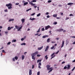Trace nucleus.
Listing matches in <instances>:
<instances>
[{"label": "nucleus", "mask_w": 75, "mask_h": 75, "mask_svg": "<svg viewBox=\"0 0 75 75\" xmlns=\"http://www.w3.org/2000/svg\"><path fill=\"white\" fill-rule=\"evenodd\" d=\"M69 16H74V15L72 14H70L69 15Z\"/></svg>", "instance_id": "obj_43"}, {"label": "nucleus", "mask_w": 75, "mask_h": 75, "mask_svg": "<svg viewBox=\"0 0 75 75\" xmlns=\"http://www.w3.org/2000/svg\"><path fill=\"white\" fill-rule=\"evenodd\" d=\"M21 28H22V26H21V27H20V28L19 29H18V31H20V30H21Z\"/></svg>", "instance_id": "obj_18"}, {"label": "nucleus", "mask_w": 75, "mask_h": 75, "mask_svg": "<svg viewBox=\"0 0 75 75\" xmlns=\"http://www.w3.org/2000/svg\"><path fill=\"white\" fill-rule=\"evenodd\" d=\"M57 24V22H54V25H56V24Z\"/></svg>", "instance_id": "obj_37"}, {"label": "nucleus", "mask_w": 75, "mask_h": 75, "mask_svg": "<svg viewBox=\"0 0 75 75\" xmlns=\"http://www.w3.org/2000/svg\"><path fill=\"white\" fill-rule=\"evenodd\" d=\"M64 31V29H59L56 30L57 32V31H59V32H61V31Z\"/></svg>", "instance_id": "obj_1"}, {"label": "nucleus", "mask_w": 75, "mask_h": 75, "mask_svg": "<svg viewBox=\"0 0 75 75\" xmlns=\"http://www.w3.org/2000/svg\"><path fill=\"white\" fill-rule=\"evenodd\" d=\"M72 62H75V59L74 60L72 61Z\"/></svg>", "instance_id": "obj_55"}, {"label": "nucleus", "mask_w": 75, "mask_h": 75, "mask_svg": "<svg viewBox=\"0 0 75 75\" xmlns=\"http://www.w3.org/2000/svg\"><path fill=\"white\" fill-rule=\"evenodd\" d=\"M68 19H69V18H68V17H67L66 18L65 20H68Z\"/></svg>", "instance_id": "obj_45"}, {"label": "nucleus", "mask_w": 75, "mask_h": 75, "mask_svg": "<svg viewBox=\"0 0 75 75\" xmlns=\"http://www.w3.org/2000/svg\"><path fill=\"white\" fill-rule=\"evenodd\" d=\"M15 59H16V60H17V59H18V57L16 56L15 57Z\"/></svg>", "instance_id": "obj_32"}, {"label": "nucleus", "mask_w": 75, "mask_h": 75, "mask_svg": "<svg viewBox=\"0 0 75 75\" xmlns=\"http://www.w3.org/2000/svg\"><path fill=\"white\" fill-rule=\"evenodd\" d=\"M14 20L13 19H10L9 20V22H10V21H14Z\"/></svg>", "instance_id": "obj_15"}, {"label": "nucleus", "mask_w": 75, "mask_h": 75, "mask_svg": "<svg viewBox=\"0 0 75 75\" xmlns=\"http://www.w3.org/2000/svg\"><path fill=\"white\" fill-rule=\"evenodd\" d=\"M35 54V55H37V54H38V52L37 51L36 52H35L34 53Z\"/></svg>", "instance_id": "obj_22"}, {"label": "nucleus", "mask_w": 75, "mask_h": 75, "mask_svg": "<svg viewBox=\"0 0 75 75\" xmlns=\"http://www.w3.org/2000/svg\"><path fill=\"white\" fill-rule=\"evenodd\" d=\"M56 39L57 40H59V38H56Z\"/></svg>", "instance_id": "obj_62"}, {"label": "nucleus", "mask_w": 75, "mask_h": 75, "mask_svg": "<svg viewBox=\"0 0 75 75\" xmlns=\"http://www.w3.org/2000/svg\"><path fill=\"white\" fill-rule=\"evenodd\" d=\"M45 57V58L46 60L48 58V57H47V55H46Z\"/></svg>", "instance_id": "obj_24"}, {"label": "nucleus", "mask_w": 75, "mask_h": 75, "mask_svg": "<svg viewBox=\"0 0 75 75\" xmlns=\"http://www.w3.org/2000/svg\"><path fill=\"white\" fill-rule=\"evenodd\" d=\"M46 49L48 50V49H49V46H47L46 47Z\"/></svg>", "instance_id": "obj_36"}, {"label": "nucleus", "mask_w": 75, "mask_h": 75, "mask_svg": "<svg viewBox=\"0 0 75 75\" xmlns=\"http://www.w3.org/2000/svg\"><path fill=\"white\" fill-rule=\"evenodd\" d=\"M26 45V44L25 43H23L21 44V45Z\"/></svg>", "instance_id": "obj_20"}, {"label": "nucleus", "mask_w": 75, "mask_h": 75, "mask_svg": "<svg viewBox=\"0 0 75 75\" xmlns=\"http://www.w3.org/2000/svg\"><path fill=\"white\" fill-rule=\"evenodd\" d=\"M43 48V46H42L40 47H38V50H41Z\"/></svg>", "instance_id": "obj_9"}, {"label": "nucleus", "mask_w": 75, "mask_h": 75, "mask_svg": "<svg viewBox=\"0 0 75 75\" xmlns=\"http://www.w3.org/2000/svg\"><path fill=\"white\" fill-rule=\"evenodd\" d=\"M73 44H75V41L73 43Z\"/></svg>", "instance_id": "obj_64"}, {"label": "nucleus", "mask_w": 75, "mask_h": 75, "mask_svg": "<svg viewBox=\"0 0 75 75\" xmlns=\"http://www.w3.org/2000/svg\"><path fill=\"white\" fill-rule=\"evenodd\" d=\"M50 38H48L47 40V42H50Z\"/></svg>", "instance_id": "obj_29"}, {"label": "nucleus", "mask_w": 75, "mask_h": 75, "mask_svg": "<svg viewBox=\"0 0 75 75\" xmlns=\"http://www.w3.org/2000/svg\"><path fill=\"white\" fill-rule=\"evenodd\" d=\"M41 60H37V63H38L39 62H41Z\"/></svg>", "instance_id": "obj_30"}, {"label": "nucleus", "mask_w": 75, "mask_h": 75, "mask_svg": "<svg viewBox=\"0 0 75 75\" xmlns=\"http://www.w3.org/2000/svg\"><path fill=\"white\" fill-rule=\"evenodd\" d=\"M32 74V70L29 69V75H31Z\"/></svg>", "instance_id": "obj_8"}, {"label": "nucleus", "mask_w": 75, "mask_h": 75, "mask_svg": "<svg viewBox=\"0 0 75 75\" xmlns=\"http://www.w3.org/2000/svg\"><path fill=\"white\" fill-rule=\"evenodd\" d=\"M32 58L33 59L35 60V57L34 56H32Z\"/></svg>", "instance_id": "obj_27"}, {"label": "nucleus", "mask_w": 75, "mask_h": 75, "mask_svg": "<svg viewBox=\"0 0 75 75\" xmlns=\"http://www.w3.org/2000/svg\"><path fill=\"white\" fill-rule=\"evenodd\" d=\"M4 11L5 12H7V11H8L7 9H6Z\"/></svg>", "instance_id": "obj_46"}, {"label": "nucleus", "mask_w": 75, "mask_h": 75, "mask_svg": "<svg viewBox=\"0 0 75 75\" xmlns=\"http://www.w3.org/2000/svg\"><path fill=\"white\" fill-rule=\"evenodd\" d=\"M13 61H15V59L14 58H13Z\"/></svg>", "instance_id": "obj_60"}, {"label": "nucleus", "mask_w": 75, "mask_h": 75, "mask_svg": "<svg viewBox=\"0 0 75 75\" xmlns=\"http://www.w3.org/2000/svg\"><path fill=\"white\" fill-rule=\"evenodd\" d=\"M40 15L41 13H39L37 15V17H39V16H40Z\"/></svg>", "instance_id": "obj_31"}, {"label": "nucleus", "mask_w": 75, "mask_h": 75, "mask_svg": "<svg viewBox=\"0 0 75 75\" xmlns=\"http://www.w3.org/2000/svg\"><path fill=\"white\" fill-rule=\"evenodd\" d=\"M28 2H25L24 3V5L25 6V5H27V4H28Z\"/></svg>", "instance_id": "obj_21"}, {"label": "nucleus", "mask_w": 75, "mask_h": 75, "mask_svg": "<svg viewBox=\"0 0 75 75\" xmlns=\"http://www.w3.org/2000/svg\"><path fill=\"white\" fill-rule=\"evenodd\" d=\"M24 38H22L21 39V41H23L24 40Z\"/></svg>", "instance_id": "obj_50"}, {"label": "nucleus", "mask_w": 75, "mask_h": 75, "mask_svg": "<svg viewBox=\"0 0 75 75\" xmlns=\"http://www.w3.org/2000/svg\"><path fill=\"white\" fill-rule=\"evenodd\" d=\"M12 42H16V40H12Z\"/></svg>", "instance_id": "obj_34"}, {"label": "nucleus", "mask_w": 75, "mask_h": 75, "mask_svg": "<svg viewBox=\"0 0 75 75\" xmlns=\"http://www.w3.org/2000/svg\"><path fill=\"white\" fill-rule=\"evenodd\" d=\"M64 42H64V41H62V46L61 47V48H62L64 47Z\"/></svg>", "instance_id": "obj_5"}, {"label": "nucleus", "mask_w": 75, "mask_h": 75, "mask_svg": "<svg viewBox=\"0 0 75 75\" xmlns=\"http://www.w3.org/2000/svg\"><path fill=\"white\" fill-rule=\"evenodd\" d=\"M30 4L32 5L33 6H34V5H35V4H34L33 3H32L31 2H30Z\"/></svg>", "instance_id": "obj_26"}, {"label": "nucleus", "mask_w": 75, "mask_h": 75, "mask_svg": "<svg viewBox=\"0 0 75 75\" xmlns=\"http://www.w3.org/2000/svg\"><path fill=\"white\" fill-rule=\"evenodd\" d=\"M65 62H63L62 63V64H65Z\"/></svg>", "instance_id": "obj_51"}, {"label": "nucleus", "mask_w": 75, "mask_h": 75, "mask_svg": "<svg viewBox=\"0 0 75 75\" xmlns=\"http://www.w3.org/2000/svg\"><path fill=\"white\" fill-rule=\"evenodd\" d=\"M41 56V55L40 54H37V57H40Z\"/></svg>", "instance_id": "obj_52"}, {"label": "nucleus", "mask_w": 75, "mask_h": 75, "mask_svg": "<svg viewBox=\"0 0 75 75\" xmlns=\"http://www.w3.org/2000/svg\"><path fill=\"white\" fill-rule=\"evenodd\" d=\"M37 1L36 0H32V2H33V3H34V2H36Z\"/></svg>", "instance_id": "obj_28"}, {"label": "nucleus", "mask_w": 75, "mask_h": 75, "mask_svg": "<svg viewBox=\"0 0 75 75\" xmlns=\"http://www.w3.org/2000/svg\"><path fill=\"white\" fill-rule=\"evenodd\" d=\"M70 68H71V66L69 65V64L67 65V69H70Z\"/></svg>", "instance_id": "obj_7"}, {"label": "nucleus", "mask_w": 75, "mask_h": 75, "mask_svg": "<svg viewBox=\"0 0 75 75\" xmlns=\"http://www.w3.org/2000/svg\"><path fill=\"white\" fill-rule=\"evenodd\" d=\"M60 14H61V15L62 16V15L64 14L62 13H61Z\"/></svg>", "instance_id": "obj_61"}, {"label": "nucleus", "mask_w": 75, "mask_h": 75, "mask_svg": "<svg viewBox=\"0 0 75 75\" xmlns=\"http://www.w3.org/2000/svg\"><path fill=\"white\" fill-rule=\"evenodd\" d=\"M2 52H5V53H6L5 51H4V50H2Z\"/></svg>", "instance_id": "obj_53"}, {"label": "nucleus", "mask_w": 75, "mask_h": 75, "mask_svg": "<svg viewBox=\"0 0 75 75\" xmlns=\"http://www.w3.org/2000/svg\"><path fill=\"white\" fill-rule=\"evenodd\" d=\"M47 18H50V16L49 15H48L47 16Z\"/></svg>", "instance_id": "obj_47"}, {"label": "nucleus", "mask_w": 75, "mask_h": 75, "mask_svg": "<svg viewBox=\"0 0 75 75\" xmlns=\"http://www.w3.org/2000/svg\"><path fill=\"white\" fill-rule=\"evenodd\" d=\"M38 35V33H37L36 34H35V35Z\"/></svg>", "instance_id": "obj_59"}, {"label": "nucleus", "mask_w": 75, "mask_h": 75, "mask_svg": "<svg viewBox=\"0 0 75 75\" xmlns=\"http://www.w3.org/2000/svg\"><path fill=\"white\" fill-rule=\"evenodd\" d=\"M35 13H33L32 14H31V16H34V15H35Z\"/></svg>", "instance_id": "obj_41"}, {"label": "nucleus", "mask_w": 75, "mask_h": 75, "mask_svg": "<svg viewBox=\"0 0 75 75\" xmlns=\"http://www.w3.org/2000/svg\"><path fill=\"white\" fill-rule=\"evenodd\" d=\"M8 9H11V8H12V6H11L8 7Z\"/></svg>", "instance_id": "obj_25"}, {"label": "nucleus", "mask_w": 75, "mask_h": 75, "mask_svg": "<svg viewBox=\"0 0 75 75\" xmlns=\"http://www.w3.org/2000/svg\"><path fill=\"white\" fill-rule=\"evenodd\" d=\"M30 20H32V21H33V20H35V18H31V17L30 18Z\"/></svg>", "instance_id": "obj_19"}, {"label": "nucleus", "mask_w": 75, "mask_h": 75, "mask_svg": "<svg viewBox=\"0 0 75 75\" xmlns=\"http://www.w3.org/2000/svg\"><path fill=\"white\" fill-rule=\"evenodd\" d=\"M12 6V4H11L10 3H9L8 4H6V6H7V7H9V6Z\"/></svg>", "instance_id": "obj_4"}, {"label": "nucleus", "mask_w": 75, "mask_h": 75, "mask_svg": "<svg viewBox=\"0 0 75 75\" xmlns=\"http://www.w3.org/2000/svg\"><path fill=\"white\" fill-rule=\"evenodd\" d=\"M54 48V46H53L51 48V50H52Z\"/></svg>", "instance_id": "obj_40"}, {"label": "nucleus", "mask_w": 75, "mask_h": 75, "mask_svg": "<svg viewBox=\"0 0 75 75\" xmlns=\"http://www.w3.org/2000/svg\"><path fill=\"white\" fill-rule=\"evenodd\" d=\"M53 16L54 17H57V14H54L53 15Z\"/></svg>", "instance_id": "obj_17"}, {"label": "nucleus", "mask_w": 75, "mask_h": 75, "mask_svg": "<svg viewBox=\"0 0 75 75\" xmlns=\"http://www.w3.org/2000/svg\"><path fill=\"white\" fill-rule=\"evenodd\" d=\"M22 22V23H24L25 21V19L23 18L21 20Z\"/></svg>", "instance_id": "obj_12"}, {"label": "nucleus", "mask_w": 75, "mask_h": 75, "mask_svg": "<svg viewBox=\"0 0 75 75\" xmlns=\"http://www.w3.org/2000/svg\"><path fill=\"white\" fill-rule=\"evenodd\" d=\"M41 66H38V68H39L41 69Z\"/></svg>", "instance_id": "obj_57"}, {"label": "nucleus", "mask_w": 75, "mask_h": 75, "mask_svg": "<svg viewBox=\"0 0 75 75\" xmlns=\"http://www.w3.org/2000/svg\"><path fill=\"white\" fill-rule=\"evenodd\" d=\"M48 49H47L46 48L45 50V52H47V51H48Z\"/></svg>", "instance_id": "obj_49"}, {"label": "nucleus", "mask_w": 75, "mask_h": 75, "mask_svg": "<svg viewBox=\"0 0 75 75\" xmlns=\"http://www.w3.org/2000/svg\"><path fill=\"white\" fill-rule=\"evenodd\" d=\"M48 37V36L47 35H46L45 36H43L42 38H45L46 37Z\"/></svg>", "instance_id": "obj_11"}, {"label": "nucleus", "mask_w": 75, "mask_h": 75, "mask_svg": "<svg viewBox=\"0 0 75 75\" xmlns=\"http://www.w3.org/2000/svg\"><path fill=\"white\" fill-rule=\"evenodd\" d=\"M18 4H19V3H16L15 4V5H18Z\"/></svg>", "instance_id": "obj_56"}, {"label": "nucleus", "mask_w": 75, "mask_h": 75, "mask_svg": "<svg viewBox=\"0 0 75 75\" xmlns=\"http://www.w3.org/2000/svg\"><path fill=\"white\" fill-rule=\"evenodd\" d=\"M11 44V42H9L7 43V45H10Z\"/></svg>", "instance_id": "obj_38"}, {"label": "nucleus", "mask_w": 75, "mask_h": 75, "mask_svg": "<svg viewBox=\"0 0 75 75\" xmlns=\"http://www.w3.org/2000/svg\"><path fill=\"white\" fill-rule=\"evenodd\" d=\"M15 27H16V28L17 29H18L19 28V27H18L17 25H16L15 26Z\"/></svg>", "instance_id": "obj_23"}, {"label": "nucleus", "mask_w": 75, "mask_h": 75, "mask_svg": "<svg viewBox=\"0 0 75 75\" xmlns=\"http://www.w3.org/2000/svg\"><path fill=\"white\" fill-rule=\"evenodd\" d=\"M40 72H38L37 73V75H40Z\"/></svg>", "instance_id": "obj_54"}, {"label": "nucleus", "mask_w": 75, "mask_h": 75, "mask_svg": "<svg viewBox=\"0 0 75 75\" xmlns=\"http://www.w3.org/2000/svg\"><path fill=\"white\" fill-rule=\"evenodd\" d=\"M52 0H49L48 1V3H51L52 2Z\"/></svg>", "instance_id": "obj_39"}, {"label": "nucleus", "mask_w": 75, "mask_h": 75, "mask_svg": "<svg viewBox=\"0 0 75 75\" xmlns=\"http://www.w3.org/2000/svg\"><path fill=\"white\" fill-rule=\"evenodd\" d=\"M35 55H36L34 53H32L31 54V56H32L35 57Z\"/></svg>", "instance_id": "obj_16"}, {"label": "nucleus", "mask_w": 75, "mask_h": 75, "mask_svg": "<svg viewBox=\"0 0 75 75\" xmlns=\"http://www.w3.org/2000/svg\"><path fill=\"white\" fill-rule=\"evenodd\" d=\"M72 4H74V3H69L67 4V5H72Z\"/></svg>", "instance_id": "obj_13"}, {"label": "nucleus", "mask_w": 75, "mask_h": 75, "mask_svg": "<svg viewBox=\"0 0 75 75\" xmlns=\"http://www.w3.org/2000/svg\"><path fill=\"white\" fill-rule=\"evenodd\" d=\"M50 26L49 25H47L45 27V29L46 30H48V28H50Z\"/></svg>", "instance_id": "obj_3"}, {"label": "nucleus", "mask_w": 75, "mask_h": 75, "mask_svg": "<svg viewBox=\"0 0 75 75\" xmlns=\"http://www.w3.org/2000/svg\"><path fill=\"white\" fill-rule=\"evenodd\" d=\"M32 69H34V65H33L32 66Z\"/></svg>", "instance_id": "obj_58"}, {"label": "nucleus", "mask_w": 75, "mask_h": 75, "mask_svg": "<svg viewBox=\"0 0 75 75\" xmlns=\"http://www.w3.org/2000/svg\"><path fill=\"white\" fill-rule=\"evenodd\" d=\"M67 68V67L66 66H65L64 67V69H66Z\"/></svg>", "instance_id": "obj_42"}, {"label": "nucleus", "mask_w": 75, "mask_h": 75, "mask_svg": "<svg viewBox=\"0 0 75 75\" xmlns=\"http://www.w3.org/2000/svg\"><path fill=\"white\" fill-rule=\"evenodd\" d=\"M45 14H46V15H48V14H49V13H48V12H46L45 13Z\"/></svg>", "instance_id": "obj_44"}, {"label": "nucleus", "mask_w": 75, "mask_h": 75, "mask_svg": "<svg viewBox=\"0 0 75 75\" xmlns=\"http://www.w3.org/2000/svg\"><path fill=\"white\" fill-rule=\"evenodd\" d=\"M52 43H55V42H52Z\"/></svg>", "instance_id": "obj_63"}, {"label": "nucleus", "mask_w": 75, "mask_h": 75, "mask_svg": "<svg viewBox=\"0 0 75 75\" xmlns=\"http://www.w3.org/2000/svg\"><path fill=\"white\" fill-rule=\"evenodd\" d=\"M75 69V66L72 69V71H74Z\"/></svg>", "instance_id": "obj_35"}, {"label": "nucleus", "mask_w": 75, "mask_h": 75, "mask_svg": "<svg viewBox=\"0 0 75 75\" xmlns=\"http://www.w3.org/2000/svg\"><path fill=\"white\" fill-rule=\"evenodd\" d=\"M38 66H41V63L40 62H39V64H38Z\"/></svg>", "instance_id": "obj_33"}, {"label": "nucleus", "mask_w": 75, "mask_h": 75, "mask_svg": "<svg viewBox=\"0 0 75 75\" xmlns=\"http://www.w3.org/2000/svg\"><path fill=\"white\" fill-rule=\"evenodd\" d=\"M45 30L44 28H42V31H44V30Z\"/></svg>", "instance_id": "obj_48"}, {"label": "nucleus", "mask_w": 75, "mask_h": 75, "mask_svg": "<svg viewBox=\"0 0 75 75\" xmlns=\"http://www.w3.org/2000/svg\"><path fill=\"white\" fill-rule=\"evenodd\" d=\"M55 54V53H54L52 54L51 55V57H52L51 58V59H52L53 58H54L55 57V55H54V56H53Z\"/></svg>", "instance_id": "obj_2"}, {"label": "nucleus", "mask_w": 75, "mask_h": 75, "mask_svg": "<svg viewBox=\"0 0 75 75\" xmlns=\"http://www.w3.org/2000/svg\"><path fill=\"white\" fill-rule=\"evenodd\" d=\"M25 57V56H24V55H22V60H23L24 59V58Z\"/></svg>", "instance_id": "obj_14"}, {"label": "nucleus", "mask_w": 75, "mask_h": 75, "mask_svg": "<svg viewBox=\"0 0 75 75\" xmlns=\"http://www.w3.org/2000/svg\"><path fill=\"white\" fill-rule=\"evenodd\" d=\"M14 27H11L10 28V27H9L8 28V30H11V28H13Z\"/></svg>", "instance_id": "obj_10"}, {"label": "nucleus", "mask_w": 75, "mask_h": 75, "mask_svg": "<svg viewBox=\"0 0 75 75\" xmlns=\"http://www.w3.org/2000/svg\"><path fill=\"white\" fill-rule=\"evenodd\" d=\"M50 65H47V70H49V69H50Z\"/></svg>", "instance_id": "obj_6"}]
</instances>
